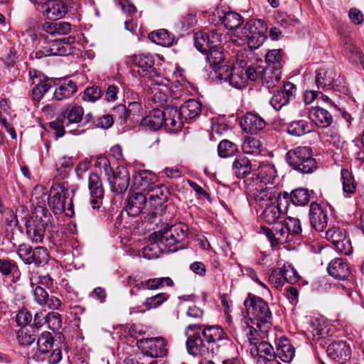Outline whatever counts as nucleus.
<instances>
[{"instance_id":"1","label":"nucleus","mask_w":364,"mask_h":364,"mask_svg":"<svg viewBox=\"0 0 364 364\" xmlns=\"http://www.w3.org/2000/svg\"><path fill=\"white\" fill-rule=\"evenodd\" d=\"M277 179L275 166L269 163L261 164L257 171L244 181L248 199L261 204L280 198L281 192L275 185Z\"/></svg>"},{"instance_id":"2","label":"nucleus","mask_w":364,"mask_h":364,"mask_svg":"<svg viewBox=\"0 0 364 364\" xmlns=\"http://www.w3.org/2000/svg\"><path fill=\"white\" fill-rule=\"evenodd\" d=\"M229 341L228 335L220 326L206 325L201 333L196 331L188 336L186 348L188 353L194 357L205 356L218 352L220 346Z\"/></svg>"},{"instance_id":"3","label":"nucleus","mask_w":364,"mask_h":364,"mask_svg":"<svg viewBox=\"0 0 364 364\" xmlns=\"http://www.w3.org/2000/svg\"><path fill=\"white\" fill-rule=\"evenodd\" d=\"M188 228L183 223L166 225L159 230L151 234V238L159 240L163 250L167 252H174L185 248L184 240L188 235Z\"/></svg>"},{"instance_id":"4","label":"nucleus","mask_w":364,"mask_h":364,"mask_svg":"<svg viewBox=\"0 0 364 364\" xmlns=\"http://www.w3.org/2000/svg\"><path fill=\"white\" fill-rule=\"evenodd\" d=\"M244 305L252 323L261 331H267L272 326V314L269 304L262 298L248 294Z\"/></svg>"},{"instance_id":"5","label":"nucleus","mask_w":364,"mask_h":364,"mask_svg":"<svg viewBox=\"0 0 364 364\" xmlns=\"http://www.w3.org/2000/svg\"><path fill=\"white\" fill-rule=\"evenodd\" d=\"M286 160L294 170L303 174L311 173L317 168V162L309 146H297L289 150Z\"/></svg>"},{"instance_id":"6","label":"nucleus","mask_w":364,"mask_h":364,"mask_svg":"<svg viewBox=\"0 0 364 364\" xmlns=\"http://www.w3.org/2000/svg\"><path fill=\"white\" fill-rule=\"evenodd\" d=\"M33 214V218L26 223V232L32 242L41 243L51 215L43 205H36Z\"/></svg>"},{"instance_id":"7","label":"nucleus","mask_w":364,"mask_h":364,"mask_svg":"<svg viewBox=\"0 0 364 364\" xmlns=\"http://www.w3.org/2000/svg\"><path fill=\"white\" fill-rule=\"evenodd\" d=\"M74 191H70L64 183H58L53 186L50 191L48 204L55 214H60L65 212L67 216L72 218L74 215L73 203L70 198L66 208V200L73 196Z\"/></svg>"},{"instance_id":"8","label":"nucleus","mask_w":364,"mask_h":364,"mask_svg":"<svg viewBox=\"0 0 364 364\" xmlns=\"http://www.w3.org/2000/svg\"><path fill=\"white\" fill-rule=\"evenodd\" d=\"M216 77L220 80L229 82L232 87L241 89L247 85L245 64L237 62L233 66L223 65L215 69Z\"/></svg>"},{"instance_id":"9","label":"nucleus","mask_w":364,"mask_h":364,"mask_svg":"<svg viewBox=\"0 0 364 364\" xmlns=\"http://www.w3.org/2000/svg\"><path fill=\"white\" fill-rule=\"evenodd\" d=\"M315 82L318 89H331L342 94H346L348 91L343 77L338 75L333 68L318 70Z\"/></svg>"},{"instance_id":"10","label":"nucleus","mask_w":364,"mask_h":364,"mask_svg":"<svg viewBox=\"0 0 364 364\" xmlns=\"http://www.w3.org/2000/svg\"><path fill=\"white\" fill-rule=\"evenodd\" d=\"M63 119L66 122L67 132L73 135H80L85 130L80 129L85 114L84 108L78 105L70 103L61 108Z\"/></svg>"},{"instance_id":"11","label":"nucleus","mask_w":364,"mask_h":364,"mask_svg":"<svg viewBox=\"0 0 364 364\" xmlns=\"http://www.w3.org/2000/svg\"><path fill=\"white\" fill-rule=\"evenodd\" d=\"M326 237L338 252L346 255L352 252L351 242L347 237L345 230L338 227L330 228L326 232Z\"/></svg>"},{"instance_id":"12","label":"nucleus","mask_w":364,"mask_h":364,"mask_svg":"<svg viewBox=\"0 0 364 364\" xmlns=\"http://www.w3.org/2000/svg\"><path fill=\"white\" fill-rule=\"evenodd\" d=\"M260 232L267 236L272 246H276L292 240L284 220L275 223L272 225V228L262 226Z\"/></svg>"},{"instance_id":"13","label":"nucleus","mask_w":364,"mask_h":364,"mask_svg":"<svg viewBox=\"0 0 364 364\" xmlns=\"http://www.w3.org/2000/svg\"><path fill=\"white\" fill-rule=\"evenodd\" d=\"M139 343L144 354L151 358L164 357L168 353L167 343L163 337L143 338Z\"/></svg>"},{"instance_id":"14","label":"nucleus","mask_w":364,"mask_h":364,"mask_svg":"<svg viewBox=\"0 0 364 364\" xmlns=\"http://www.w3.org/2000/svg\"><path fill=\"white\" fill-rule=\"evenodd\" d=\"M223 35L215 30L209 32L198 31L194 33V44L196 49L202 53H207L213 45L221 44Z\"/></svg>"},{"instance_id":"15","label":"nucleus","mask_w":364,"mask_h":364,"mask_svg":"<svg viewBox=\"0 0 364 364\" xmlns=\"http://www.w3.org/2000/svg\"><path fill=\"white\" fill-rule=\"evenodd\" d=\"M39 9L43 16L48 19L58 20L65 16L68 11L67 4L62 0L43 1Z\"/></svg>"},{"instance_id":"16","label":"nucleus","mask_w":364,"mask_h":364,"mask_svg":"<svg viewBox=\"0 0 364 364\" xmlns=\"http://www.w3.org/2000/svg\"><path fill=\"white\" fill-rule=\"evenodd\" d=\"M129 63L134 65L132 71L137 73V75L144 77L150 74L151 68L154 65V59L149 53L133 55L129 58Z\"/></svg>"},{"instance_id":"17","label":"nucleus","mask_w":364,"mask_h":364,"mask_svg":"<svg viewBox=\"0 0 364 364\" xmlns=\"http://www.w3.org/2000/svg\"><path fill=\"white\" fill-rule=\"evenodd\" d=\"M111 190L117 193L125 192L129 185V173L124 167H117L112 174L108 176Z\"/></svg>"},{"instance_id":"18","label":"nucleus","mask_w":364,"mask_h":364,"mask_svg":"<svg viewBox=\"0 0 364 364\" xmlns=\"http://www.w3.org/2000/svg\"><path fill=\"white\" fill-rule=\"evenodd\" d=\"M240 127L244 132L256 134L266 127V122L259 115L247 112L240 120Z\"/></svg>"},{"instance_id":"19","label":"nucleus","mask_w":364,"mask_h":364,"mask_svg":"<svg viewBox=\"0 0 364 364\" xmlns=\"http://www.w3.org/2000/svg\"><path fill=\"white\" fill-rule=\"evenodd\" d=\"M132 180L136 189L146 193L158 181V177L150 171L139 170L134 173Z\"/></svg>"},{"instance_id":"20","label":"nucleus","mask_w":364,"mask_h":364,"mask_svg":"<svg viewBox=\"0 0 364 364\" xmlns=\"http://www.w3.org/2000/svg\"><path fill=\"white\" fill-rule=\"evenodd\" d=\"M88 188L90 192V203L93 209L100 208L104 196V188L100 176L97 173H91L88 178Z\"/></svg>"},{"instance_id":"21","label":"nucleus","mask_w":364,"mask_h":364,"mask_svg":"<svg viewBox=\"0 0 364 364\" xmlns=\"http://www.w3.org/2000/svg\"><path fill=\"white\" fill-rule=\"evenodd\" d=\"M68 53L70 52H68L67 48L61 41H55L45 46L39 47L31 54V56L36 59H41L50 55H66Z\"/></svg>"},{"instance_id":"22","label":"nucleus","mask_w":364,"mask_h":364,"mask_svg":"<svg viewBox=\"0 0 364 364\" xmlns=\"http://www.w3.org/2000/svg\"><path fill=\"white\" fill-rule=\"evenodd\" d=\"M326 352L329 357L339 363L349 360L351 354L350 346L342 341L332 342L328 346Z\"/></svg>"},{"instance_id":"23","label":"nucleus","mask_w":364,"mask_h":364,"mask_svg":"<svg viewBox=\"0 0 364 364\" xmlns=\"http://www.w3.org/2000/svg\"><path fill=\"white\" fill-rule=\"evenodd\" d=\"M309 220L311 227L317 231H323L327 226L326 212L316 203H312L309 210Z\"/></svg>"},{"instance_id":"24","label":"nucleus","mask_w":364,"mask_h":364,"mask_svg":"<svg viewBox=\"0 0 364 364\" xmlns=\"http://www.w3.org/2000/svg\"><path fill=\"white\" fill-rule=\"evenodd\" d=\"M147 202L146 196L142 193L131 194L127 200L126 210L132 217H136L142 213Z\"/></svg>"},{"instance_id":"25","label":"nucleus","mask_w":364,"mask_h":364,"mask_svg":"<svg viewBox=\"0 0 364 364\" xmlns=\"http://www.w3.org/2000/svg\"><path fill=\"white\" fill-rule=\"evenodd\" d=\"M149 203L156 208L165 203L169 196L168 188L162 183L157 182L146 192Z\"/></svg>"},{"instance_id":"26","label":"nucleus","mask_w":364,"mask_h":364,"mask_svg":"<svg viewBox=\"0 0 364 364\" xmlns=\"http://www.w3.org/2000/svg\"><path fill=\"white\" fill-rule=\"evenodd\" d=\"M278 198H277L275 200L258 204L260 206H265L261 214V218L269 225H273L275 223L282 221L280 208L278 204H275V202H277Z\"/></svg>"},{"instance_id":"27","label":"nucleus","mask_w":364,"mask_h":364,"mask_svg":"<svg viewBox=\"0 0 364 364\" xmlns=\"http://www.w3.org/2000/svg\"><path fill=\"white\" fill-rule=\"evenodd\" d=\"M152 101L159 106H164L169 97V89L161 79L153 80L150 85Z\"/></svg>"},{"instance_id":"28","label":"nucleus","mask_w":364,"mask_h":364,"mask_svg":"<svg viewBox=\"0 0 364 364\" xmlns=\"http://www.w3.org/2000/svg\"><path fill=\"white\" fill-rule=\"evenodd\" d=\"M181 113L176 107H166L165 108V117L164 126L170 132H176L179 131L183 125L181 119Z\"/></svg>"},{"instance_id":"29","label":"nucleus","mask_w":364,"mask_h":364,"mask_svg":"<svg viewBox=\"0 0 364 364\" xmlns=\"http://www.w3.org/2000/svg\"><path fill=\"white\" fill-rule=\"evenodd\" d=\"M308 117L317 127L321 128L329 127L333 122L331 114L319 107H312L309 111Z\"/></svg>"},{"instance_id":"30","label":"nucleus","mask_w":364,"mask_h":364,"mask_svg":"<svg viewBox=\"0 0 364 364\" xmlns=\"http://www.w3.org/2000/svg\"><path fill=\"white\" fill-rule=\"evenodd\" d=\"M328 272L337 279H346L350 274V268L347 262L343 258H335L328 266Z\"/></svg>"},{"instance_id":"31","label":"nucleus","mask_w":364,"mask_h":364,"mask_svg":"<svg viewBox=\"0 0 364 364\" xmlns=\"http://www.w3.org/2000/svg\"><path fill=\"white\" fill-rule=\"evenodd\" d=\"M77 87L75 82L65 80L56 85L53 97L56 100L62 101L70 98L77 92Z\"/></svg>"},{"instance_id":"32","label":"nucleus","mask_w":364,"mask_h":364,"mask_svg":"<svg viewBox=\"0 0 364 364\" xmlns=\"http://www.w3.org/2000/svg\"><path fill=\"white\" fill-rule=\"evenodd\" d=\"M164 117L165 109H154L141 119V125L151 130H157L164 125Z\"/></svg>"},{"instance_id":"33","label":"nucleus","mask_w":364,"mask_h":364,"mask_svg":"<svg viewBox=\"0 0 364 364\" xmlns=\"http://www.w3.org/2000/svg\"><path fill=\"white\" fill-rule=\"evenodd\" d=\"M232 171L237 178L246 179L252 172L251 161L245 156H237L232 162Z\"/></svg>"},{"instance_id":"34","label":"nucleus","mask_w":364,"mask_h":364,"mask_svg":"<svg viewBox=\"0 0 364 364\" xmlns=\"http://www.w3.org/2000/svg\"><path fill=\"white\" fill-rule=\"evenodd\" d=\"M246 29H250L252 36V42L256 39V43L253 46L255 48L259 47L265 39L264 33L267 30L264 22L259 19H253L246 23Z\"/></svg>"},{"instance_id":"35","label":"nucleus","mask_w":364,"mask_h":364,"mask_svg":"<svg viewBox=\"0 0 364 364\" xmlns=\"http://www.w3.org/2000/svg\"><path fill=\"white\" fill-rule=\"evenodd\" d=\"M124 92L127 99L132 100L129 102L128 107L127 109L129 119L134 121L135 120L136 117H139L142 114L143 107L141 102L139 100L138 94L134 92L128 87H124Z\"/></svg>"},{"instance_id":"36","label":"nucleus","mask_w":364,"mask_h":364,"mask_svg":"<svg viewBox=\"0 0 364 364\" xmlns=\"http://www.w3.org/2000/svg\"><path fill=\"white\" fill-rule=\"evenodd\" d=\"M281 196L289 200L295 205L305 206L310 200V193L308 189L299 188L293 190L290 193L281 192Z\"/></svg>"},{"instance_id":"37","label":"nucleus","mask_w":364,"mask_h":364,"mask_svg":"<svg viewBox=\"0 0 364 364\" xmlns=\"http://www.w3.org/2000/svg\"><path fill=\"white\" fill-rule=\"evenodd\" d=\"M252 356L257 358V362L260 358L269 360V358H276L273 347L267 342L262 341L250 348Z\"/></svg>"},{"instance_id":"38","label":"nucleus","mask_w":364,"mask_h":364,"mask_svg":"<svg viewBox=\"0 0 364 364\" xmlns=\"http://www.w3.org/2000/svg\"><path fill=\"white\" fill-rule=\"evenodd\" d=\"M281 79L280 70L272 68V67L264 68V72L261 75V82L263 86L269 90L273 89Z\"/></svg>"},{"instance_id":"39","label":"nucleus","mask_w":364,"mask_h":364,"mask_svg":"<svg viewBox=\"0 0 364 364\" xmlns=\"http://www.w3.org/2000/svg\"><path fill=\"white\" fill-rule=\"evenodd\" d=\"M206 55V60L209 63L210 66L213 67V70L215 73V69L219 66H223L225 56L220 44L213 45L208 50Z\"/></svg>"},{"instance_id":"40","label":"nucleus","mask_w":364,"mask_h":364,"mask_svg":"<svg viewBox=\"0 0 364 364\" xmlns=\"http://www.w3.org/2000/svg\"><path fill=\"white\" fill-rule=\"evenodd\" d=\"M148 37L151 42L164 47L172 46L174 41V36L166 29L152 31Z\"/></svg>"},{"instance_id":"41","label":"nucleus","mask_w":364,"mask_h":364,"mask_svg":"<svg viewBox=\"0 0 364 364\" xmlns=\"http://www.w3.org/2000/svg\"><path fill=\"white\" fill-rule=\"evenodd\" d=\"M217 14L220 15V20L222 21L225 26L230 29L237 28L243 22V18L234 11L223 12L218 10Z\"/></svg>"},{"instance_id":"42","label":"nucleus","mask_w":364,"mask_h":364,"mask_svg":"<svg viewBox=\"0 0 364 364\" xmlns=\"http://www.w3.org/2000/svg\"><path fill=\"white\" fill-rule=\"evenodd\" d=\"M312 126L304 119L295 120L289 123L287 126V132L290 135L301 136L311 132Z\"/></svg>"},{"instance_id":"43","label":"nucleus","mask_w":364,"mask_h":364,"mask_svg":"<svg viewBox=\"0 0 364 364\" xmlns=\"http://www.w3.org/2000/svg\"><path fill=\"white\" fill-rule=\"evenodd\" d=\"M201 107L200 102L191 99L187 100L179 110L185 118L194 119L200 114Z\"/></svg>"},{"instance_id":"44","label":"nucleus","mask_w":364,"mask_h":364,"mask_svg":"<svg viewBox=\"0 0 364 364\" xmlns=\"http://www.w3.org/2000/svg\"><path fill=\"white\" fill-rule=\"evenodd\" d=\"M139 285V288L143 289L156 290L165 286L172 287L173 285V282L170 277H166L141 281Z\"/></svg>"},{"instance_id":"45","label":"nucleus","mask_w":364,"mask_h":364,"mask_svg":"<svg viewBox=\"0 0 364 364\" xmlns=\"http://www.w3.org/2000/svg\"><path fill=\"white\" fill-rule=\"evenodd\" d=\"M151 242L146 245L142 250V255L147 259L158 258L163 252V246L159 243V240L151 238V234L149 236Z\"/></svg>"},{"instance_id":"46","label":"nucleus","mask_w":364,"mask_h":364,"mask_svg":"<svg viewBox=\"0 0 364 364\" xmlns=\"http://www.w3.org/2000/svg\"><path fill=\"white\" fill-rule=\"evenodd\" d=\"M277 355L284 363H289L294 356V348L287 338L280 340L278 343Z\"/></svg>"},{"instance_id":"47","label":"nucleus","mask_w":364,"mask_h":364,"mask_svg":"<svg viewBox=\"0 0 364 364\" xmlns=\"http://www.w3.org/2000/svg\"><path fill=\"white\" fill-rule=\"evenodd\" d=\"M48 250L43 247H36L33 249L30 264H34L36 267H43L50 259Z\"/></svg>"},{"instance_id":"48","label":"nucleus","mask_w":364,"mask_h":364,"mask_svg":"<svg viewBox=\"0 0 364 364\" xmlns=\"http://www.w3.org/2000/svg\"><path fill=\"white\" fill-rule=\"evenodd\" d=\"M37 346L40 352L43 354H48L51 349L57 345L54 343V338L50 332L45 331L41 333L37 340Z\"/></svg>"},{"instance_id":"49","label":"nucleus","mask_w":364,"mask_h":364,"mask_svg":"<svg viewBox=\"0 0 364 364\" xmlns=\"http://www.w3.org/2000/svg\"><path fill=\"white\" fill-rule=\"evenodd\" d=\"M267 67L281 70L283 66V55L281 49H273L269 50L265 55Z\"/></svg>"},{"instance_id":"50","label":"nucleus","mask_w":364,"mask_h":364,"mask_svg":"<svg viewBox=\"0 0 364 364\" xmlns=\"http://www.w3.org/2000/svg\"><path fill=\"white\" fill-rule=\"evenodd\" d=\"M341 178L343 183V191L346 193V197H350L356 189V185L352 173L347 169L341 170Z\"/></svg>"},{"instance_id":"51","label":"nucleus","mask_w":364,"mask_h":364,"mask_svg":"<svg viewBox=\"0 0 364 364\" xmlns=\"http://www.w3.org/2000/svg\"><path fill=\"white\" fill-rule=\"evenodd\" d=\"M237 151V146L228 139L222 140L218 146V153L221 158L230 157Z\"/></svg>"},{"instance_id":"52","label":"nucleus","mask_w":364,"mask_h":364,"mask_svg":"<svg viewBox=\"0 0 364 364\" xmlns=\"http://www.w3.org/2000/svg\"><path fill=\"white\" fill-rule=\"evenodd\" d=\"M29 280L32 287H34L35 285H39L50 288L53 284V279L48 274L39 275L38 273L35 271L29 273Z\"/></svg>"},{"instance_id":"53","label":"nucleus","mask_w":364,"mask_h":364,"mask_svg":"<svg viewBox=\"0 0 364 364\" xmlns=\"http://www.w3.org/2000/svg\"><path fill=\"white\" fill-rule=\"evenodd\" d=\"M262 144L259 139L254 137H246L242 144L244 153L248 154H258L261 151Z\"/></svg>"},{"instance_id":"54","label":"nucleus","mask_w":364,"mask_h":364,"mask_svg":"<svg viewBox=\"0 0 364 364\" xmlns=\"http://www.w3.org/2000/svg\"><path fill=\"white\" fill-rule=\"evenodd\" d=\"M290 100H291L282 92V90H277L276 91H273V95L269 100V104L276 111H279L283 107L287 105Z\"/></svg>"},{"instance_id":"55","label":"nucleus","mask_w":364,"mask_h":364,"mask_svg":"<svg viewBox=\"0 0 364 364\" xmlns=\"http://www.w3.org/2000/svg\"><path fill=\"white\" fill-rule=\"evenodd\" d=\"M48 126L51 130L55 132L57 138L63 137L66 132V122L63 119L60 114L54 120L50 122Z\"/></svg>"},{"instance_id":"56","label":"nucleus","mask_w":364,"mask_h":364,"mask_svg":"<svg viewBox=\"0 0 364 364\" xmlns=\"http://www.w3.org/2000/svg\"><path fill=\"white\" fill-rule=\"evenodd\" d=\"M169 298V295L166 293H159L153 296L148 297L144 303V306L147 309H155L160 306L164 302L167 301Z\"/></svg>"},{"instance_id":"57","label":"nucleus","mask_w":364,"mask_h":364,"mask_svg":"<svg viewBox=\"0 0 364 364\" xmlns=\"http://www.w3.org/2000/svg\"><path fill=\"white\" fill-rule=\"evenodd\" d=\"M288 232H289L290 237L293 239V237L298 236L301 233V222L298 218L288 217L284 220Z\"/></svg>"},{"instance_id":"58","label":"nucleus","mask_w":364,"mask_h":364,"mask_svg":"<svg viewBox=\"0 0 364 364\" xmlns=\"http://www.w3.org/2000/svg\"><path fill=\"white\" fill-rule=\"evenodd\" d=\"M113 120L118 122L119 124H124L129 119L127 109L123 104H119L112 109Z\"/></svg>"},{"instance_id":"59","label":"nucleus","mask_w":364,"mask_h":364,"mask_svg":"<svg viewBox=\"0 0 364 364\" xmlns=\"http://www.w3.org/2000/svg\"><path fill=\"white\" fill-rule=\"evenodd\" d=\"M282 270V276L285 282L294 284L299 280V276L296 270L291 264H284Z\"/></svg>"},{"instance_id":"60","label":"nucleus","mask_w":364,"mask_h":364,"mask_svg":"<svg viewBox=\"0 0 364 364\" xmlns=\"http://www.w3.org/2000/svg\"><path fill=\"white\" fill-rule=\"evenodd\" d=\"M181 24L184 30L194 26L197 23V13L194 9L187 11L181 18Z\"/></svg>"},{"instance_id":"61","label":"nucleus","mask_w":364,"mask_h":364,"mask_svg":"<svg viewBox=\"0 0 364 364\" xmlns=\"http://www.w3.org/2000/svg\"><path fill=\"white\" fill-rule=\"evenodd\" d=\"M35 340V335L29 333L27 329L21 328L17 332V341L21 346H31L34 343Z\"/></svg>"},{"instance_id":"62","label":"nucleus","mask_w":364,"mask_h":364,"mask_svg":"<svg viewBox=\"0 0 364 364\" xmlns=\"http://www.w3.org/2000/svg\"><path fill=\"white\" fill-rule=\"evenodd\" d=\"M46 323L50 329L58 330L62 326L61 316L58 312H49L46 315Z\"/></svg>"},{"instance_id":"63","label":"nucleus","mask_w":364,"mask_h":364,"mask_svg":"<svg viewBox=\"0 0 364 364\" xmlns=\"http://www.w3.org/2000/svg\"><path fill=\"white\" fill-rule=\"evenodd\" d=\"M28 75L29 82L33 87L50 81L41 72L36 70H29Z\"/></svg>"},{"instance_id":"64","label":"nucleus","mask_w":364,"mask_h":364,"mask_svg":"<svg viewBox=\"0 0 364 364\" xmlns=\"http://www.w3.org/2000/svg\"><path fill=\"white\" fill-rule=\"evenodd\" d=\"M102 96V92L99 87L92 86L85 89L82 97L83 100L87 102H95Z\"/></svg>"}]
</instances>
